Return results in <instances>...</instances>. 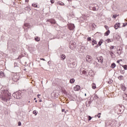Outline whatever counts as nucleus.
<instances>
[{
  "mask_svg": "<svg viewBox=\"0 0 127 127\" xmlns=\"http://www.w3.org/2000/svg\"><path fill=\"white\" fill-rule=\"evenodd\" d=\"M117 63H119V61H117Z\"/></svg>",
  "mask_w": 127,
  "mask_h": 127,
  "instance_id": "49",
  "label": "nucleus"
},
{
  "mask_svg": "<svg viewBox=\"0 0 127 127\" xmlns=\"http://www.w3.org/2000/svg\"><path fill=\"white\" fill-rule=\"evenodd\" d=\"M32 6L33 7H38V5H37V3H34L32 4Z\"/></svg>",
  "mask_w": 127,
  "mask_h": 127,
  "instance_id": "15",
  "label": "nucleus"
},
{
  "mask_svg": "<svg viewBox=\"0 0 127 127\" xmlns=\"http://www.w3.org/2000/svg\"><path fill=\"white\" fill-rule=\"evenodd\" d=\"M62 112H65V109H62Z\"/></svg>",
  "mask_w": 127,
  "mask_h": 127,
  "instance_id": "43",
  "label": "nucleus"
},
{
  "mask_svg": "<svg viewBox=\"0 0 127 127\" xmlns=\"http://www.w3.org/2000/svg\"><path fill=\"white\" fill-rule=\"evenodd\" d=\"M114 48H115V46H112L110 47V50H112L114 49Z\"/></svg>",
  "mask_w": 127,
  "mask_h": 127,
  "instance_id": "33",
  "label": "nucleus"
},
{
  "mask_svg": "<svg viewBox=\"0 0 127 127\" xmlns=\"http://www.w3.org/2000/svg\"><path fill=\"white\" fill-rule=\"evenodd\" d=\"M120 35H116L115 36V38H116V39H120Z\"/></svg>",
  "mask_w": 127,
  "mask_h": 127,
  "instance_id": "26",
  "label": "nucleus"
},
{
  "mask_svg": "<svg viewBox=\"0 0 127 127\" xmlns=\"http://www.w3.org/2000/svg\"><path fill=\"white\" fill-rule=\"evenodd\" d=\"M98 8H99V6H98V5H96L95 7H93L92 10L96 11L98 10Z\"/></svg>",
  "mask_w": 127,
  "mask_h": 127,
  "instance_id": "11",
  "label": "nucleus"
},
{
  "mask_svg": "<svg viewBox=\"0 0 127 127\" xmlns=\"http://www.w3.org/2000/svg\"><path fill=\"white\" fill-rule=\"evenodd\" d=\"M41 96L40 94H38V95H37V98H39V96Z\"/></svg>",
  "mask_w": 127,
  "mask_h": 127,
  "instance_id": "41",
  "label": "nucleus"
},
{
  "mask_svg": "<svg viewBox=\"0 0 127 127\" xmlns=\"http://www.w3.org/2000/svg\"><path fill=\"white\" fill-rule=\"evenodd\" d=\"M92 120V117L90 116H88V121H91Z\"/></svg>",
  "mask_w": 127,
  "mask_h": 127,
  "instance_id": "36",
  "label": "nucleus"
},
{
  "mask_svg": "<svg viewBox=\"0 0 127 127\" xmlns=\"http://www.w3.org/2000/svg\"><path fill=\"white\" fill-rule=\"evenodd\" d=\"M3 76H4V74H3V72L0 71V78H2V77H3Z\"/></svg>",
  "mask_w": 127,
  "mask_h": 127,
  "instance_id": "22",
  "label": "nucleus"
},
{
  "mask_svg": "<svg viewBox=\"0 0 127 127\" xmlns=\"http://www.w3.org/2000/svg\"><path fill=\"white\" fill-rule=\"evenodd\" d=\"M35 103H37V100H36V101H35Z\"/></svg>",
  "mask_w": 127,
  "mask_h": 127,
  "instance_id": "46",
  "label": "nucleus"
},
{
  "mask_svg": "<svg viewBox=\"0 0 127 127\" xmlns=\"http://www.w3.org/2000/svg\"><path fill=\"white\" fill-rule=\"evenodd\" d=\"M58 4H59V5H65V4L62 2L59 1L57 2Z\"/></svg>",
  "mask_w": 127,
  "mask_h": 127,
  "instance_id": "21",
  "label": "nucleus"
},
{
  "mask_svg": "<svg viewBox=\"0 0 127 127\" xmlns=\"http://www.w3.org/2000/svg\"><path fill=\"white\" fill-rule=\"evenodd\" d=\"M12 96L15 99H20V98H21V96L19 95L18 92L13 93Z\"/></svg>",
  "mask_w": 127,
  "mask_h": 127,
  "instance_id": "2",
  "label": "nucleus"
},
{
  "mask_svg": "<svg viewBox=\"0 0 127 127\" xmlns=\"http://www.w3.org/2000/svg\"><path fill=\"white\" fill-rule=\"evenodd\" d=\"M1 99L4 102H7L10 100V93L7 90H1Z\"/></svg>",
  "mask_w": 127,
  "mask_h": 127,
  "instance_id": "1",
  "label": "nucleus"
},
{
  "mask_svg": "<svg viewBox=\"0 0 127 127\" xmlns=\"http://www.w3.org/2000/svg\"><path fill=\"white\" fill-rule=\"evenodd\" d=\"M92 45L93 46H94L95 44L97 45V41H96L95 40L93 39L92 40Z\"/></svg>",
  "mask_w": 127,
  "mask_h": 127,
  "instance_id": "14",
  "label": "nucleus"
},
{
  "mask_svg": "<svg viewBox=\"0 0 127 127\" xmlns=\"http://www.w3.org/2000/svg\"><path fill=\"white\" fill-rule=\"evenodd\" d=\"M29 1V0H25V2H28Z\"/></svg>",
  "mask_w": 127,
  "mask_h": 127,
  "instance_id": "42",
  "label": "nucleus"
},
{
  "mask_svg": "<svg viewBox=\"0 0 127 127\" xmlns=\"http://www.w3.org/2000/svg\"><path fill=\"white\" fill-rule=\"evenodd\" d=\"M122 67L125 69V70H127V65L125 64L122 66Z\"/></svg>",
  "mask_w": 127,
  "mask_h": 127,
  "instance_id": "27",
  "label": "nucleus"
},
{
  "mask_svg": "<svg viewBox=\"0 0 127 127\" xmlns=\"http://www.w3.org/2000/svg\"><path fill=\"white\" fill-rule=\"evenodd\" d=\"M41 60H43V61H44V59H41Z\"/></svg>",
  "mask_w": 127,
  "mask_h": 127,
  "instance_id": "45",
  "label": "nucleus"
},
{
  "mask_svg": "<svg viewBox=\"0 0 127 127\" xmlns=\"http://www.w3.org/2000/svg\"><path fill=\"white\" fill-rule=\"evenodd\" d=\"M24 26H25V27H27V28H29V27H30V25L28 23H25Z\"/></svg>",
  "mask_w": 127,
  "mask_h": 127,
  "instance_id": "18",
  "label": "nucleus"
},
{
  "mask_svg": "<svg viewBox=\"0 0 127 127\" xmlns=\"http://www.w3.org/2000/svg\"><path fill=\"white\" fill-rule=\"evenodd\" d=\"M116 64L113 63L111 64V68H112V69H114V68L116 67Z\"/></svg>",
  "mask_w": 127,
  "mask_h": 127,
  "instance_id": "17",
  "label": "nucleus"
},
{
  "mask_svg": "<svg viewBox=\"0 0 127 127\" xmlns=\"http://www.w3.org/2000/svg\"><path fill=\"white\" fill-rule=\"evenodd\" d=\"M94 73V72H93V71H90L88 73V75H89V76H93V74H91V73Z\"/></svg>",
  "mask_w": 127,
  "mask_h": 127,
  "instance_id": "32",
  "label": "nucleus"
},
{
  "mask_svg": "<svg viewBox=\"0 0 127 127\" xmlns=\"http://www.w3.org/2000/svg\"><path fill=\"white\" fill-rule=\"evenodd\" d=\"M92 89H96V84L93 83V84H92Z\"/></svg>",
  "mask_w": 127,
  "mask_h": 127,
  "instance_id": "24",
  "label": "nucleus"
},
{
  "mask_svg": "<svg viewBox=\"0 0 127 127\" xmlns=\"http://www.w3.org/2000/svg\"><path fill=\"white\" fill-rule=\"evenodd\" d=\"M121 74H125V70H121Z\"/></svg>",
  "mask_w": 127,
  "mask_h": 127,
  "instance_id": "35",
  "label": "nucleus"
},
{
  "mask_svg": "<svg viewBox=\"0 0 127 127\" xmlns=\"http://www.w3.org/2000/svg\"><path fill=\"white\" fill-rule=\"evenodd\" d=\"M101 113H98V114L97 115H96L95 117H97V118H99V119H100V118H101Z\"/></svg>",
  "mask_w": 127,
  "mask_h": 127,
  "instance_id": "29",
  "label": "nucleus"
},
{
  "mask_svg": "<svg viewBox=\"0 0 127 127\" xmlns=\"http://www.w3.org/2000/svg\"><path fill=\"white\" fill-rule=\"evenodd\" d=\"M85 96H87V94L85 93Z\"/></svg>",
  "mask_w": 127,
  "mask_h": 127,
  "instance_id": "47",
  "label": "nucleus"
},
{
  "mask_svg": "<svg viewBox=\"0 0 127 127\" xmlns=\"http://www.w3.org/2000/svg\"><path fill=\"white\" fill-rule=\"evenodd\" d=\"M110 55L111 56H113V55H114V53L113 52H111Z\"/></svg>",
  "mask_w": 127,
  "mask_h": 127,
  "instance_id": "39",
  "label": "nucleus"
},
{
  "mask_svg": "<svg viewBox=\"0 0 127 127\" xmlns=\"http://www.w3.org/2000/svg\"><path fill=\"white\" fill-rule=\"evenodd\" d=\"M81 75H83V74H87V71H86V70H81V72H80Z\"/></svg>",
  "mask_w": 127,
  "mask_h": 127,
  "instance_id": "20",
  "label": "nucleus"
},
{
  "mask_svg": "<svg viewBox=\"0 0 127 127\" xmlns=\"http://www.w3.org/2000/svg\"><path fill=\"white\" fill-rule=\"evenodd\" d=\"M51 3H54V0H51Z\"/></svg>",
  "mask_w": 127,
  "mask_h": 127,
  "instance_id": "40",
  "label": "nucleus"
},
{
  "mask_svg": "<svg viewBox=\"0 0 127 127\" xmlns=\"http://www.w3.org/2000/svg\"><path fill=\"white\" fill-rule=\"evenodd\" d=\"M103 43H104V40H100L97 45V46H101L102 45V44H103Z\"/></svg>",
  "mask_w": 127,
  "mask_h": 127,
  "instance_id": "8",
  "label": "nucleus"
},
{
  "mask_svg": "<svg viewBox=\"0 0 127 127\" xmlns=\"http://www.w3.org/2000/svg\"><path fill=\"white\" fill-rule=\"evenodd\" d=\"M18 126H21V122H19L18 123Z\"/></svg>",
  "mask_w": 127,
  "mask_h": 127,
  "instance_id": "38",
  "label": "nucleus"
},
{
  "mask_svg": "<svg viewBox=\"0 0 127 127\" xmlns=\"http://www.w3.org/2000/svg\"><path fill=\"white\" fill-rule=\"evenodd\" d=\"M35 40L37 42L40 41V38L36 37V38H35Z\"/></svg>",
  "mask_w": 127,
  "mask_h": 127,
  "instance_id": "25",
  "label": "nucleus"
},
{
  "mask_svg": "<svg viewBox=\"0 0 127 127\" xmlns=\"http://www.w3.org/2000/svg\"><path fill=\"white\" fill-rule=\"evenodd\" d=\"M69 28L70 30H73V29H74V28H75V25H74V24H71L69 26Z\"/></svg>",
  "mask_w": 127,
  "mask_h": 127,
  "instance_id": "7",
  "label": "nucleus"
},
{
  "mask_svg": "<svg viewBox=\"0 0 127 127\" xmlns=\"http://www.w3.org/2000/svg\"><path fill=\"white\" fill-rule=\"evenodd\" d=\"M110 30H108L107 31H106L104 35L105 36H108V35H109V34H110Z\"/></svg>",
  "mask_w": 127,
  "mask_h": 127,
  "instance_id": "16",
  "label": "nucleus"
},
{
  "mask_svg": "<svg viewBox=\"0 0 127 127\" xmlns=\"http://www.w3.org/2000/svg\"><path fill=\"white\" fill-rule=\"evenodd\" d=\"M123 98L124 100H125V101H127V94H124L123 95Z\"/></svg>",
  "mask_w": 127,
  "mask_h": 127,
  "instance_id": "19",
  "label": "nucleus"
},
{
  "mask_svg": "<svg viewBox=\"0 0 127 127\" xmlns=\"http://www.w3.org/2000/svg\"><path fill=\"white\" fill-rule=\"evenodd\" d=\"M47 22H50L52 24H56V20L54 19H50L47 20Z\"/></svg>",
  "mask_w": 127,
  "mask_h": 127,
  "instance_id": "3",
  "label": "nucleus"
},
{
  "mask_svg": "<svg viewBox=\"0 0 127 127\" xmlns=\"http://www.w3.org/2000/svg\"><path fill=\"white\" fill-rule=\"evenodd\" d=\"M117 16H118V15L117 14H115V15H113L112 17L113 18H117Z\"/></svg>",
  "mask_w": 127,
  "mask_h": 127,
  "instance_id": "31",
  "label": "nucleus"
},
{
  "mask_svg": "<svg viewBox=\"0 0 127 127\" xmlns=\"http://www.w3.org/2000/svg\"><path fill=\"white\" fill-rule=\"evenodd\" d=\"M39 102H42V100L41 99H40V100H39Z\"/></svg>",
  "mask_w": 127,
  "mask_h": 127,
  "instance_id": "44",
  "label": "nucleus"
},
{
  "mask_svg": "<svg viewBox=\"0 0 127 127\" xmlns=\"http://www.w3.org/2000/svg\"><path fill=\"white\" fill-rule=\"evenodd\" d=\"M81 89V87L79 85H76L73 87L74 91H79Z\"/></svg>",
  "mask_w": 127,
  "mask_h": 127,
  "instance_id": "6",
  "label": "nucleus"
},
{
  "mask_svg": "<svg viewBox=\"0 0 127 127\" xmlns=\"http://www.w3.org/2000/svg\"><path fill=\"white\" fill-rule=\"evenodd\" d=\"M105 28H106V29L107 30H109V27L108 26H107V25H105Z\"/></svg>",
  "mask_w": 127,
  "mask_h": 127,
  "instance_id": "34",
  "label": "nucleus"
},
{
  "mask_svg": "<svg viewBox=\"0 0 127 127\" xmlns=\"http://www.w3.org/2000/svg\"><path fill=\"white\" fill-rule=\"evenodd\" d=\"M34 100H36V98H35L34 99Z\"/></svg>",
  "mask_w": 127,
  "mask_h": 127,
  "instance_id": "48",
  "label": "nucleus"
},
{
  "mask_svg": "<svg viewBox=\"0 0 127 127\" xmlns=\"http://www.w3.org/2000/svg\"><path fill=\"white\" fill-rule=\"evenodd\" d=\"M124 26H126V25H124Z\"/></svg>",
  "mask_w": 127,
  "mask_h": 127,
  "instance_id": "50",
  "label": "nucleus"
},
{
  "mask_svg": "<svg viewBox=\"0 0 127 127\" xmlns=\"http://www.w3.org/2000/svg\"><path fill=\"white\" fill-rule=\"evenodd\" d=\"M121 88L123 91H125L127 89V87H126V86H125L124 85H121Z\"/></svg>",
  "mask_w": 127,
  "mask_h": 127,
  "instance_id": "12",
  "label": "nucleus"
},
{
  "mask_svg": "<svg viewBox=\"0 0 127 127\" xmlns=\"http://www.w3.org/2000/svg\"><path fill=\"white\" fill-rule=\"evenodd\" d=\"M97 60L99 63L103 64V62H104V58L102 56H100L99 57L97 58Z\"/></svg>",
  "mask_w": 127,
  "mask_h": 127,
  "instance_id": "4",
  "label": "nucleus"
},
{
  "mask_svg": "<svg viewBox=\"0 0 127 127\" xmlns=\"http://www.w3.org/2000/svg\"><path fill=\"white\" fill-rule=\"evenodd\" d=\"M120 23L115 24V25L114 26L115 29H118V28H119V27H120Z\"/></svg>",
  "mask_w": 127,
  "mask_h": 127,
  "instance_id": "9",
  "label": "nucleus"
},
{
  "mask_svg": "<svg viewBox=\"0 0 127 127\" xmlns=\"http://www.w3.org/2000/svg\"><path fill=\"white\" fill-rule=\"evenodd\" d=\"M114 41V39H107L106 40V42H108V43H110V42H113Z\"/></svg>",
  "mask_w": 127,
  "mask_h": 127,
  "instance_id": "10",
  "label": "nucleus"
},
{
  "mask_svg": "<svg viewBox=\"0 0 127 127\" xmlns=\"http://www.w3.org/2000/svg\"><path fill=\"white\" fill-rule=\"evenodd\" d=\"M86 61L89 63H91V62H92V57L89 55H87L86 56Z\"/></svg>",
  "mask_w": 127,
  "mask_h": 127,
  "instance_id": "5",
  "label": "nucleus"
},
{
  "mask_svg": "<svg viewBox=\"0 0 127 127\" xmlns=\"http://www.w3.org/2000/svg\"><path fill=\"white\" fill-rule=\"evenodd\" d=\"M74 82H75V79L74 78H72L69 80V83H70V84H74Z\"/></svg>",
  "mask_w": 127,
  "mask_h": 127,
  "instance_id": "13",
  "label": "nucleus"
},
{
  "mask_svg": "<svg viewBox=\"0 0 127 127\" xmlns=\"http://www.w3.org/2000/svg\"><path fill=\"white\" fill-rule=\"evenodd\" d=\"M65 58H66V56H65V55L63 54L62 55V57H61L62 60H64V59H65Z\"/></svg>",
  "mask_w": 127,
  "mask_h": 127,
  "instance_id": "23",
  "label": "nucleus"
},
{
  "mask_svg": "<svg viewBox=\"0 0 127 127\" xmlns=\"http://www.w3.org/2000/svg\"><path fill=\"white\" fill-rule=\"evenodd\" d=\"M124 78V76L123 75H120V76L118 77V79L119 80H123Z\"/></svg>",
  "mask_w": 127,
  "mask_h": 127,
  "instance_id": "28",
  "label": "nucleus"
},
{
  "mask_svg": "<svg viewBox=\"0 0 127 127\" xmlns=\"http://www.w3.org/2000/svg\"><path fill=\"white\" fill-rule=\"evenodd\" d=\"M91 37H88L87 38V41H91Z\"/></svg>",
  "mask_w": 127,
  "mask_h": 127,
  "instance_id": "37",
  "label": "nucleus"
},
{
  "mask_svg": "<svg viewBox=\"0 0 127 127\" xmlns=\"http://www.w3.org/2000/svg\"><path fill=\"white\" fill-rule=\"evenodd\" d=\"M33 114H34V115H35V116H36L37 115V112L36 110H34L33 112Z\"/></svg>",
  "mask_w": 127,
  "mask_h": 127,
  "instance_id": "30",
  "label": "nucleus"
}]
</instances>
